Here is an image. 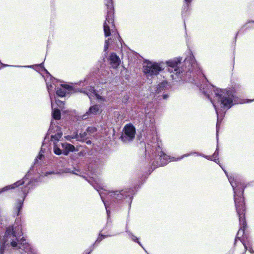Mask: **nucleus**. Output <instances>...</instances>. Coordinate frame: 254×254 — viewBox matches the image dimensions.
Here are the masks:
<instances>
[{"instance_id": "nucleus-1", "label": "nucleus", "mask_w": 254, "mask_h": 254, "mask_svg": "<svg viewBox=\"0 0 254 254\" xmlns=\"http://www.w3.org/2000/svg\"><path fill=\"white\" fill-rule=\"evenodd\" d=\"M234 199L235 202V205L237 212L238 215L239 217V222L240 228L237 233V235H239L241 233V230H243V234H244V232L247 228V224L246 220V206L244 196H239L237 195H234Z\"/></svg>"}, {"instance_id": "nucleus-2", "label": "nucleus", "mask_w": 254, "mask_h": 254, "mask_svg": "<svg viewBox=\"0 0 254 254\" xmlns=\"http://www.w3.org/2000/svg\"><path fill=\"white\" fill-rule=\"evenodd\" d=\"M215 94L216 97L218 98V101L220 103L221 108L228 110L234 105L233 101L235 96L231 90L227 89L217 90L215 92Z\"/></svg>"}, {"instance_id": "nucleus-3", "label": "nucleus", "mask_w": 254, "mask_h": 254, "mask_svg": "<svg viewBox=\"0 0 254 254\" xmlns=\"http://www.w3.org/2000/svg\"><path fill=\"white\" fill-rule=\"evenodd\" d=\"M156 151L159 153L158 154L159 157L158 160L157 161H153L152 163V166L154 167V169L158 167L165 166L170 162L177 161L181 160L185 157H188L190 155V154H185L180 158H177L170 157L162 150L161 148L159 145L156 148Z\"/></svg>"}, {"instance_id": "nucleus-4", "label": "nucleus", "mask_w": 254, "mask_h": 254, "mask_svg": "<svg viewBox=\"0 0 254 254\" xmlns=\"http://www.w3.org/2000/svg\"><path fill=\"white\" fill-rule=\"evenodd\" d=\"M104 32L106 37L111 35V31L115 28L114 9L112 5L108 6L107 14L104 23Z\"/></svg>"}, {"instance_id": "nucleus-5", "label": "nucleus", "mask_w": 254, "mask_h": 254, "mask_svg": "<svg viewBox=\"0 0 254 254\" xmlns=\"http://www.w3.org/2000/svg\"><path fill=\"white\" fill-rule=\"evenodd\" d=\"M146 64L143 66V72L148 76H152L158 75L163 70L159 63L146 61Z\"/></svg>"}, {"instance_id": "nucleus-6", "label": "nucleus", "mask_w": 254, "mask_h": 254, "mask_svg": "<svg viewBox=\"0 0 254 254\" xmlns=\"http://www.w3.org/2000/svg\"><path fill=\"white\" fill-rule=\"evenodd\" d=\"M124 133L121 136L122 140L129 141L132 140L136 133L135 127L131 124H127L124 128Z\"/></svg>"}, {"instance_id": "nucleus-7", "label": "nucleus", "mask_w": 254, "mask_h": 254, "mask_svg": "<svg viewBox=\"0 0 254 254\" xmlns=\"http://www.w3.org/2000/svg\"><path fill=\"white\" fill-rule=\"evenodd\" d=\"M181 64V59H176L173 60H170L167 62V64L168 66L172 67L173 68V70L170 71V69L169 70L171 72H173L176 75H178L180 74L181 72H182V70L178 67V64Z\"/></svg>"}, {"instance_id": "nucleus-8", "label": "nucleus", "mask_w": 254, "mask_h": 254, "mask_svg": "<svg viewBox=\"0 0 254 254\" xmlns=\"http://www.w3.org/2000/svg\"><path fill=\"white\" fill-rule=\"evenodd\" d=\"M16 228H14L13 226H8L6 229L5 236L8 237L12 236L13 237H17V236H21L23 235L21 229L17 233H16Z\"/></svg>"}, {"instance_id": "nucleus-9", "label": "nucleus", "mask_w": 254, "mask_h": 254, "mask_svg": "<svg viewBox=\"0 0 254 254\" xmlns=\"http://www.w3.org/2000/svg\"><path fill=\"white\" fill-rule=\"evenodd\" d=\"M24 184V181L23 179L19 180L13 184L6 186L3 187V188L0 189V194L2 192L7 191L9 190L14 189L16 188L23 185Z\"/></svg>"}, {"instance_id": "nucleus-10", "label": "nucleus", "mask_w": 254, "mask_h": 254, "mask_svg": "<svg viewBox=\"0 0 254 254\" xmlns=\"http://www.w3.org/2000/svg\"><path fill=\"white\" fill-rule=\"evenodd\" d=\"M242 233H243V230H241ZM239 235H237V236L235 238V244L236 243L237 239H239L241 241V242L243 244L244 247H245V253L246 252L247 250H248L250 253H252L253 252V249L251 247L249 246V242L247 244L245 241L244 240V239L246 238L247 239H248V238L247 237V236L245 234V231L244 232V234L243 235L242 234V236H243V238L241 239L240 237L238 236Z\"/></svg>"}, {"instance_id": "nucleus-11", "label": "nucleus", "mask_w": 254, "mask_h": 254, "mask_svg": "<svg viewBox=\"0 0 254 254\" xmlns=\"http://www.w3.org/2000/svg\"><path fill=\"white\" fill-rule=\"evenodd\" d=\"M109 60L110 61V64L112 66L116 68H117L120 64V60L115 53H112L110 56Z\"/></svg>"}, {"instance_id": "nucleus-12", "label": "nucleus", "mask_w": 254, "mask_h": 254, "mask_svg": "<svg viewBox=\"0 0 254 254\" xmlns=\"http://www.w3.org/2000/svg\"><path fill=\"white\" fill-rule=\"evenodd\" d=\"M16 239L18 241V249H22L25 251H29L30 249L29 244L26 242V239L24 237L21 238L19 240Z\"/></svg>"}, {"instance_id": "nucleus-13", "label": "nucleus", "mask_w": 254, "mask_h": 254, "mask_svg": "<svg viewBox=\"0 0 254 254\" xmlns=\"http://www.w3.org/2000/svg\"><path fill=\"white\" fill-rule=\"evenodd\" d=\"M245 188L244 184H238L236 187L233 188L234 195H236V196L238 194L239 196H243Z\"/></svg>"}, {"instance_id": "nucleus-14", "label": "nucleus", "mask_w": 254, "mask_h": 254, "mask_svg": "<svg viewBox=\"0 0 254 254\" xmlns=\"http://www.w3.org/2000/svg\"><path fill=\"white\" fill-rule=\"evenodd\" d=\"M75 150V147L74 145L67 143L65 144V146L63 150V153L64 155H67L70 152H73Z\"/></svg>"}, {"instance_id": "nucleus-15", "label": "nucleus", "mask_w": 254, "mask_h": 254, "mask_svg": "<svg viewBox=\"0 0 254 254\" xmlns=\"http://www.w3.org/2000/svg\"><path fill=\"white\" fill-rule=\"evenodd\" d=\"M205 158L211 161H214L216 163L219 161L218 150L216 149L212 155L205 156Z\"/></svg>"}, {"instance_id": "nucleus-16", "label": "nucleus", "mask_w": 254, "mask_h": 254, "mask_svg": "<svg viewBox=\"0 0 254 254\" xmlns=\"http://www.w3.org/2000/svg\"><path fill=\"white\" fill-rule=\"evenodd\" d=\"M113 197L116 199L117 200H122L125 198V196L124 195V191L122 190L121 191H114Z\"/></svg>"}, {"instance_id": "nucleus-17", "label": "nucleus", "mask_w": 254, "mask_h": 254, "mask_svg": "<svg viewBox=\"0 0 254 254\" xmlns=\"http://www.w3.org/2000/svg\"><path fill=\"white\" fill-rule=\"evenodd\" d=\"M52 117L56 120H59L61 118V111L59 109H55L52 112Z\"/></svg>"}, {"instance_id": "nucleus-18", "label": "nucleus", "mask_w": 254, "mask_h": 254, "mask_svg": "<svg viewBox=\"0 0 254 254\" xmlns=\"http://www.w3.org/2000/svg\"><path fill=\"white\" fill-rule=\"evenodd\" d=\"M99 109L98 106L97 105H95L90 107L88 111L87 112V114H97L99 112Z\"/></svg>"}, {"instance_id": "nucleus-19", "label": "nucleus", "mask_w": 254, "mask_h": 254, "mask_svg": "<svg viewBox=\"0 0 254 254\" xmlns=\"http://www.w3.org/2000/svg\"><path fill=\"white\" fill-rule=\"evenodd\" d=\"M61 86L65 91L66 90L68 93L75 92V89L72 86L68 84H61Z\"/></svg>"}, {"instance_id": "nucleus-20", "label": "nucleus", "mask_w": 254, "mask_h": 254, "mask_svg": "<svg viewBox=\"0 0 254 254\" xmlns=\"http://www.w3.org/2000/svg\"><path fill=\"white\" fill-rule=\"evenodd\" d=\"M61 86L65 91L66 90L68 93L75 92V89L72 86L68 84H61Z\"/></svg>"}, {"instance_id": "nucleus-21", "label": "nucleus", "mask_w": 254, "mask_h": 254, "mask_svg": "<svg viewBox=\"0 0 254 254\" xmlns=\"http://www.w3.org/2000/svg\"><path fill=\"white\" fill-rule=\"evenodd\" d=\"M56 94L61 97H64L66 94V91L63 89V88H57L56 90Z\"/></svg>"}, {"instance_id": "nucleus-22", "label": "nucleus", "mask_w": 254, "mask_h": 254, "mask_svg": "<svg viewBox=\"0 0 254 254\" xmlns=\"http://www.w3.org/2000/svg\"><path fill=\"white\" fill-rule=\"evenodd\" d=\"M23 206V201L21 200H18L17 202L16 209L17 211V216L19 215L20 212V211L22 209Z\"/></svg>"}, {"instance_id": "nucleus-23", "label": "nucleus", "mask_w": 254, "mask_h": 254, "mask_svg": "<svg viewBox=\"0 0 254 254\" xmlns=\"http://www.w3.org/2000/svg\"><path fill=\"white\" fill-rule=\"evenodd\" d=\"M63 135L62 132H57L54 135H51V138L55 141H58L62 137Z\"/></svg>"}, {"instance_id": "nucleus-24", "label": "nucleus", "mask_w": 254, "mask_h": 254, "mask_svg": "<svg viewBox=\"0 0 254 254\" xmlns=\"http://www.w3.org/2000/svg\"><path fill=\"white\" fill-rule=\"evenodd\" d=\"M5 242L2 241L0 242V254H3L5 248Z\"/></svg>"}, {"instance_id": "nucleus-25", "label": "nucleus", "mask_w": 254, "mask_h": 254, "mask_svg": "<svg viewBox=\"0 0 254 254\" xmlns=\"http://www.w3.org/2000/svg\"><path fill=\"white\" fill-rule=\"evenodd\" d=\"M54 152L56 155H60L62 153L61 149L60 148L58 147L57 146H54Z\"/></svg>"}, {"instance_id": "nucleus-26", "label": "nucleus", "mask_w": 254, "mask_h": 254, "mask_svg": "<svg viewBox=\"0 0 254 254\" xmlns=\"http://www.w3.org/2000/svg\"><path fill=\"white\" fill-rule=\"evenodd\" d=\"M105 237L106 236L105 235L100 234L95 242V243L100 242L103 239L105 238Z\"/></svg>"}, {"instance_id": "nucleus-27", "label": "nucleus", "mask_w": 254, "mask_h": 254, "mask_svg": "<svg viewBox=\"0 0 254 254\" xmlns=\"http://www.w3.org/2000/svg\"><path fill=\"white\" fill-rule=\"evenodd\" d=\"M131 239H132V241H133L137 243L140 246L142 247V245H141L140 242L138 241V239L136 236L132 235Z\"/></svg>"}, {"instance_id": "nucleus-28", "label": "nucleus", "mask_w": 254, "mask_h": 254, "mask_svg": "<svg viewBox=\"0 0 254 254\" xmlns=\"http://www.w3.org/2000/svg\"><path fill=\"white\" fill-rule=\"evenodd\" d=\"M17 245H18V243H17L15 241H12L11 242V246L13 247H16L17 246Z\"/></svg>"}, {"instance_id": "nucleus-29", "label": "nucleus", "mask_w": 254, "mask_h": 254, "mask_svg": "<svg viewBox=\"0 0 254 254\" xmlns=\"http://www.w3.org/2000/svg\"><path fill=\"white\" fill-rule=\"evenodd\" d=\"M207 97L208 98V99L210 100V101H211V102L213 104V106L214 107V108L216 109V106L214 105V103H213L211 98L210 97V95H206Z\"/></svg>"}, {"instance_id": "nucleus-30", "label": "nucleus", "mask_w": 254, "mask_h": 254, "mask_svg": "<svg viewBox=\"0 0 254 254\" xmlns=\"http://www.w3.org/2000/svg\"><path fill=\"white\" fill-rule=\"evenodd\" d=\"M108 45H109L108 42L107 41V40H106L105 42V45H104V50L105 51H106L108 49Z\"/></svg>"}, {"instance_id": "nucleus-31", "label": "nucleus", "mask_w": 254, "mask_h": 254, "mask_svg": "<svg viewBox=\"0 0 254 254\" xmlns=\"http://www.w3.org/2000/svg\"><path fill=\"white\" fill-rule=\"evenodd\" d=\"M95 96H96L97 98L98 99H100V100H102L103 99V97L101 96H100L99 95H98V94L96 93L95 94Z\"/></svg>"}, {"instance_id": "nucleus-32", "label": "nucleus", "mask_w": 254, "mask_h": 254, "mask_svg": "<svg viewBox=\"0 0 254 254\" xmlns=\"http://www.w3.org/2000/svg\"><path fill=\"white\" fill-rule=\"evenodd\" d=\"M80 135H81V137H84V136H85L86 135V132H84L83 133V134H80Z\"/></svg>"}, {"instance_id": "nucleus-33", "label": "nucleus", "mask_w": 254, "mask_h": 254, "mask_svg": "<svg viewBox=\"0 0 254 254\" xmlns=\"http://www.w3.org/2000/svg\"><path fill=\"white\" fill-rule=\"evenodd\" d=\"M185 0V1H186L187 3H190V2H191V0Z\"/></svg>"}, {"instance_id": "nucleus-34", "label": "nucleus", "mask_w": 254, "mask_h": 254, "mask_svg": "<svg viewBox=\"0 0 254 254\" xmlns=\"http://www.w3.org/2000/svg\"><path fill=\"white\" fill-rule=\"evenodd\" d=\"M39 66L40 67H42L43 66V63H41L40 64H39Z\"/></svg>"}, {"instance_id": "nucleus-35", "label": "nucleus", "mask_w": 254, "mask_h": 254, "mask_svg": "<svg viewBox=\"0 0 254 254\" xmlns=\"http://www.w3.org/2000/svg\"><path fill=\"white\" fill-rule=\"evenodd\" d=\"M167 95H164L163 96V97H164V98H166L167 97Z\"/></svg>"}, {"instance_id": "nucleus-36", "label": "nucleus", "mask_w": 254, "mask_h": 254, "mask_svg": "<svg viewBox=\"0 0 254 254\" xmlns=\"http://www.w3.org/2000/svg\"><path fill=\"white\" fill-rule=\"evenodd\" d=\"M107 212L108 214H109V213H110V211L109 210H107Z\"/></svg>"}, {"instance_id": "nucleus-37", "label": "nucleus", "mask_w": 254, "mask_h": 254, "mask_svg": "<svg viewBox=\"0 0 254 254\" xmlns=\"http://www.w3.org/2000/svg\"><path fill=\"white\" fill-rule=\"evenodd\" d=\"M72 173L74 174H76V175L77 174V173H76L75 172H74L73 171H72Z\"/></svg>"}, {"instance_id": "nucleus-38", "label": "nucleus", "mask_w": 254, "mask_h": 254, "mask_svg": "<svg viewBox=\"0 0 254 254\" xmlns=\"http://www.w3.org/2000/svg\"><path fill=\"white\" fill-rule=\"evenodd\" d=\"M42 156H43V155H40V156H39V159H40V158L42 157Z\"/></svg>"}, {"instance_id": "nucleus-39", "label": "nucleus", "mask_w": 254, "mask_h": 254, "mask_svg": "<svg viewBox=\"0 0 254 254\" xmlns=\"http://www.w3.org/2000/svg\"><path fill=\"white\" fill-rule=\"evenodd\" d=\"M24 193L25 194H26V191H24Z\"/></svg>"}, {"instance_id": "nucleus-40", "label": "nucleus", "mask_w": 254, "mask_h": 254, "mask_svg": "<svg viewBox=\"0 0 254 254\" xmlns=\"http://www.w3.org/2000/svg\"><path fill=\"white\" fill-rule=\"evenodd\" d=\"M242 254H245V253L244 252V253H243Z\"/></svg>"}]
</instances>
